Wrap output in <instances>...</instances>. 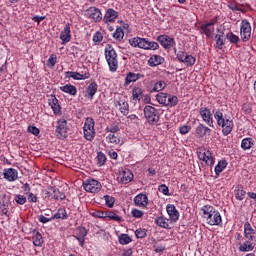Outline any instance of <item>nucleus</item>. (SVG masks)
Returning a JSON list of instances; mask_svg holds the SVG:
<instances>
[{
  "label": "nucleus",
  "instance_id": "obj_1",
  "mask_svg": "<svg viewBox=\"0 0 256 256\" xmlns=\"http://www.w3.org/2000/svg\"><path fill=\"white\" fill-rule=\"evenodd\" d=\"M212 113L214 115V119H216L218 127H221L222 129V135H224V137L231 135L233 127H235L233 118L227 115H223V112H221L219 109H214Z\"/></svg>",
  "mask_w": 256,
  "mask_h": 256
},
{
  "label": "nucleus",
  "instance_id": "obj_38",
  "mask_svg": "<svg viewBox=\"0 0 256 256\" xmlns=\"http://www.w3.org/2000/svg\"><path fill=\"white\" fill-rule=\"evenodd\" d=\"M253 145H254L253 138H244L241 142V147L244 151L251 149Z\"/></svg>",
  "mask_w": 256,
  "mask_h": 256
},
{
  "label": "nucleus",
  "instance_id": "obj_60",
  "mask_svg": "<svg viewBox=\"0 0 256 256\" xmlns=\"http://www.w3.org/2000/svg\"><path fill=\"white\" fill-rule=\"evenodd\" d=\"M158 191H160V193L163 195L169 196V187H167L165 184L160 185Z\"/></svg>",
  "mask_w": 256,
  "mask_h": 256
},
{
  "label": "nucleus",
  "instance_id": "obj_17",
  "mask_svg": "<svg viewBox=\"0 0 256 256\" xmlns=\"http://www.w3.org/2000/svg\"><path fill=\"white\" fill-rule=\"evenodd\" d=\"M46 195H48V197H52L55 201H63L66 197L65 193L59 191V189L55 187H51Z\"/></svg>",
  "mask_w": 256,
  "mask_h": 256
},
{
  "label": "nucleus",
  "instance_id": "obj_30",
  "mask_svg": "<svg viewBox=\"0 0 256 256\" xmlns=\"http://www.w3.org/2000/svg\"><path fill=\"white\" fill-rule=\"evenodd\" d=\"M97 89H99L97 82L90 83L86 89L85 97H87V99H93V97H95V93H97Z\"/></svg>",
  "mask_w": 256,
  "mask_h": 256
},
{
  "label": "nucleus",
  "instance_id": "obj_16",
  "mask_svg": "<svg viewBox=\"0 0 256 256\" xmlns=\"http://www.w3.org/2000/svg\"><path fill=\"white\" fill-rule=\"evenodd\" d=\"M3 177L6 181H17V179H19V172L14 168H6L4 169Z\"/></svg>",
  "mask_w": 256,
  "mask_h": 256
},
{
  "label": "nucleus",
  "instance_id": "obj_57",
  "mask_svg": "<svg viewBox=\"0 0 256 256\" xmlns=\"http://www.w3.org/2000/svg\"><path fill=\"white\" fill-rule=\"evenodd\" d=\"M107 133H111L110 135H113L119 131V125L117 124H111L106 128Z\"/></svg>",
  "mask_w": 256,
  "mask_h": 256
},
{
  "label": "nucleus",
  "instance_id": "obj_52",
  "mask_svg": "<svg viewBox=\"0 0 256 256\" xmlns=\"http://www.w3.org/2000/svg\"><path fill=\"white\" fill-rule=\"evenodd\" d=\"M107 211H101V210H96L94 212H91L92 217H97L98 219H105L107 218Z\"/></svg>",
  "mask_w": 256,
  "mask_h": 256
},
{
  "label": "nucleus",
  "instance_id": "obj_54",
  "mask_svg": "<svg viewBox=\"0 0 256 256\" xmlns=\"http://www.w3.org/2000/svg\"><path fill=\"white\" fill-rule=\"evenodd\" d=\"M106 217H108V219H111L112 221H121V216L117 215L115 212L112 211H106Z\"/></svg>",
  "mask_w": 256,
  "mask_h": 256
},
{
  "label": "nucleus",
  "instance_id": "obj_37",
  "mask_svg": "<svg viewBox=\"0 0 256 256\" xmlns=\"http://www.w3.org/2000/svg\"><path fill=\"white\" fill-rule=\"evenodd\" d=\"M132 241L133 239H131V236L128 234H120L118 236V243H120V245H129Z\"/></svg>",
  "mask_w": 256,
  "mask_h": 256
},
{
  "label": "nucleus",
  "instance_id": "obj_14",
  "mask_svg": "<svg viewBox=\"0 0 256 256\" xmlns=\"http://www.w3.org/2000/svg\"><path fill=\"white\" fill-rule=\"evenodd\" d=\"M167 214L172 221V223H177L179 221V210L173 204H168L166 206Z\"/></svg>",
  "mask_w": 256,
  "mask_h": 256
},
{
  "label": "nucleus",
  "instance_id": "obj_13",
  "mask_svg": "<svg viewBox=\"0 0 256 256\" xmlns=\"http://www.w3.org/2000/svg\"><path fill=\"white\" fill-rule=\"evenodd\" d=\"M66 77L74 79L75 81H84L85 79H89V77H91V74L89 73V71H85L82 73L67 71Z\"/></svg>",
  "mask_w": 256,
  "mask_h": 256
},
{
  "label": "nucleus",
  "instance_id": "obj_33",
  "mask_svg": "<svg viewBox=\"0 0 256 256\" xmlns=\"http://www.w3.org/2000/svg\"><path fill=\"white\" fill-rule=\"evenodd\" d=\"M132 99L133 101H140V99H143V88L134 86L132 89Z\"/></svg>",
  "mask_w": 256,
  "mask_h": 256
},
{
  "label": "nucleus",
  "instance_id": "obj_49",
  "mask_svg": "<svg viewBox=\"0 0 256 256\" xmlns=\"http://www.w3.org/2000/svg\"><path fill=\"white\" fill-rule=\"evenodd\" d=\"M174 53L178 59V61H180V63H183L185 57L187 56V53H185V51H177V48L174 47Z\"/></svg>",
  "mask_w": 256,
  "mask_h": 256
},
{
  "label": "nucleus",
  "instance_id": "obj_34",
  "mask_svg": "<svg viewBox=\"0 0 256 256\" xmlns=\"http://www.w3.org/2000/svg\"><path fill=\"white\" fill-rule=\"evenodd\" d=\"M60 91H63V93H68V95H72V96L77 95V87L71 84H66L60 87Z\"/></svg>",
  "mask_w": 256,
  "mask_h": 256
},
{
  "label": "nucleus",
  "instance_id": "obj_5",
  "mask_svg": "<svg viewBox=\"0 0 256 256\" xmlns=\"http://www.w3.org/2000/svg\"><path fill=\"white\" fill-rule=\"evenodd\" d=\"M144 116L150 125H157L159 123V110L153 106L144 107Z\"/></svg>",
  "mask_w": 256,
  "mask_h": 256
},
{
  "label": "nucleus",
  "instance_id": "obj_3",
  "mask_svg": "<svg viewBox=\"0 0 256 256\" xmlns=\"http://www.w3.org/2000/svg\"><path fill=\"white\" fill-rule=\"evenodd\" d=\"M105 59L108 63L109 69L112 73H115L119 67V60L117 59V51L111 44L105 46Z\"/></svg>",
  "mask_w": 256,
  "mask_h": 256
},
{
  "label": "nucleus",
  "instance_id": "obj_31",
  "mask_svg": "<svg viewBox=\"0 0 256 256\" xmlns=\"http://www.w3.org/2000/svg\"><path fill=\"white\" fill-rule=\"evenodd\" d=\"M198 137H205V135H211V130L205 124H199L195 131Z\"/></svg>",
  "mask_w": 256,
  "mask_h": 256
},
{
  "label": "nucleus",
  "instance_id": "obj_42",
  "mask_svg": "<svg viewBox=\"0 0 256 256\" xmlns=\"http://www.w3.org/2000/svg\"><path fill=\"white\" fill-rule=\"evenodd\" d=\"M195 61L196 59L195 57H193V55L186 54L182 63H184V65H186L187 67H193Z\"/></svg>",
  "mask_w": 256,
  "mask_h": 256
},
{
  "label": "nucleus",
  "instance_id": "obj_11",
  "mask_svg": "<svg viewBox=\"0 0 256 256\" xmlns=\"http://www.w3.org/2000/svg\"><path fill=\"white\" fill-rule=\"evenodd\" d=\"M198 158L200 161H204L206 165L213 167L215 165V159L213 158V154L209 150H202L198 152Z\"/></svg>",
  "mask_w": 256,
  "mask_h": 256
},
{
  "label": "nucleus",
  "instance_id": "obj_44",
  "mask_svg": "<svg viewBox=\"0 0 256 256\" xmlns=\"http://www.w3.org/2000/svg\"><path fill=\"white\" fill-rule=\"evenodd\" d=\"M106 141H108V143H113L114 145H119V143H121V139L115 134H109L106 137Z\"/></svg>",
  "mask_w": 256,
  "mask_h": 256
},
{
  "label": "nucleus",
  "instance_id": "obj_23",
  "mask_svg": "<svg viewBox=\"0 0 256 256\" xmlns=\"http://www.w3.org/2000/svg\"><path fill=\"white\" fill-rule=\"evenodd\" d=\"M60 39L62 41V45H65L71 41V25L66 24L64 30L60 33Z\"/></svg>",
  "mask_w": 256,
  "mask_h": 256
},
{
  "label": "nucleus",
  "instance_id": "obj_6",
  "mask_svg": "<svg viewBox=\"0 0 256 256\" xmlns=\"http://www.w3.org/2000/svg\"><path fill=\"white\" fill-rule=\"evenodd\" d=\"M83 187L87 193H99L103 186L95 179H88L83 182Z\"/></svg>",
  "mask_w": 256,
  "mask_h": 256
},
{
  "label": "nucleus",
  "instance_id": "obj_12",
  "mask_svg": "<svg viewBox=\"0 0 256 256\" xmlns=\"http://www.w3.org/2000/svg\"><path fill=\"white\" fill-rule=\"evenodd\" d=\"M199 114L201 115L204 123L209 127H214L213 125V115L211 114V110L207 107H201L199 110Z\"/></svg>",
  "mask_w": 256,
  "mask_h": 256
},
{
  "label": "nucleus",
  "instance_id": "obj_58",
  "mask_svg": "<svg viewBox=\"0 0 256 256\" xmlns=\"http://www.w3.org/2000/svg\"><path fill=\"white\" fill-rule=\"evenodd\" d=\"M93 41L96 45H99L103 41V34L101 32H96L93 36Z\"/></svg>",
  "mask_w": 256,
  "mask_h": 256
},
{
  "label": "nucleus",
  "instance_id": "obj_36",
  "mask_svg": "<svg viewBox=\"0 0 256 256\" xmlns=\"http://www.w3.org/2000/svg\"><path fill=\"white\" fill-rule=\"evenodd\" d=\"M53 219H69V215H67V210L65 208H59L57 212L52 216Z\"/></svg>",
  "mask_w": 256,
  "mask_h": 256
},
{
  "label": "nucleus",
  "instance_id": "obj_40",
  "mask_svg": "<svg viewBox=\"0 0 256 256\" xmlns=\"http://www.w3.org/2000/svg\"><path fill=\"white\" fill-rule=\"evenodd\" d=\"M179 103V98L177 96H173L171 94H168V98L166 101V105L169 107H175Z\"/></svg>",
  "mask_w": 256,
  "mask_h": 256
},
{
  "label": "nucleus",
  "instance_id": "obj_19",
  "mask_svg": "<svg viewBox=\"0 0 256 256\" xmlns=\"http://www.w3.org/2000/svg\"><path fill=\"white\" fill-rule=\"evenodd\" d=\"M129 43H130L131 47H139V49H145L146 50L148 40L145 39V38L136 37V38L130 39Z\"/></svg>",
  "mask_w": 256,
  "mask_h": 256
},
{
  "label": "nucleus",
  "instance_id": "obj_43",
  "mask_svg": "<svg viewBox=\"0 0 256 256\" xmlns=\"http://www.w3.org/2000/svg\"><path fill=\"white\" fill-rule=\"evenodd\" d=\"M113 37H114V39H116V41H122L123 37H125L123 28L117 27L115 32L113 33Z\"/></svg>",
  "mask_w": 256,
  "mask_h": 256
},
{
  "label": "nucleus",
  "instance_id": "obj_9",
  "mask_svg": "<svg viewBox=\"0 0 256 256\" xmlns=\"http://www.w3.org/2000/svg\"><path fill=\"white\" fill-rule=\"evenodd\" d=\"M86 17L89 19H93L96 23H99L103 19V14L101 13V10L97 7H90L86 10L85 13Z\"/></svg>",
  "mask_w": 256,
  "mask_h": 256
},
{
  "label": "nucleus",
  "instance_id": "obj_56",
  "mask_svg": "<svg viewBox=\"0 0 256 256\" xmlns=\"http://www.w3.org/2000/svg\"><path fill=\"white\" fill-rule=\"evenodd\" d=\"M47 65L48 67H53L54 65H57V55L51 54L47 60Z\"/></svg>",
  "mask_w": 256,
  "mask_h": 256
},
{
  "label": "nucleus",
  "instance_id": "obj_29",
  "mask_svg": "<svg viewBox=\"0 0 256 256\" xmlns=\"http://www.w3.org/2000/svg\"><path fill=\"white\" fill-rule=\"evenodd\" d=\"M134 203L137 205V207H147L149 203V198L145 194H138L134 198Z\"/></svg>",
  "mask_w": 256,
  "mask_h": 256
},
{
  "label": "nucleus",
  "instance_id": "obj_61",
  "mask_svg": "<svg viewBox=\"0 0 256 256\" xmlns=\"http://www.w3.org/2000/svg\"><path fill=\"white\" fill-rule=\"evenodd\" d=\"M15 201L18 203V205H25L27 198L23 195H18L15 197Z\"/></svg>",
  "mask_w": 256,
  "mask_h": 256
},
{
  "label": "nucleus",
  "instance_id": "obj_46",
  "mask_svg": "<svg viewBox=\"0 0 256 256\" xmlns=\"http://www.w3.org/2000/svg\"><path fill=\"white\" fill-rule=\"evenodd\" d=\"M226 39H228L234 45L239 43V36L235 35L233 32H228L226 34Z\"/></svg>",
  "mask_w": 256,
  "mask_h": 256
},
{
  "label": "nucleus",
  "instance_id": "obj_2",
  "mask_svg": "<svg viewBox=\"0 0 256 256\" xmlns=\"http://www.w3.org/2000/svg\"><path fill=\"white\" fill-rule=\"evenodd\" d=\"M202 217L205 219L208 225H220L223 222L221 213L215 207L211 205H205L201 208Z\"/></svg>",
  "mask_w": 256,
  "mask_h": 256
},
{
  "label": "nucleus",
  "instance_id": "obj_45",
  "mask_svg": "<svg viewBox=\"0 0 256 256\" xmlns=\"http://www.w3.org/2000/svg\"><path fill=\"white\" fill-rule=\"evenodd\" d=\"M215 41H216L217 49H223V46L225 45V40H224L223 35L216 34L215 35Z\"/></svg>",
  "mask_w": 256,
  "mask_h": 256
},
{
  "label": "nucleus",
  "instance_id": "obj_27",
  "mask_svg": "<svg viewBox=\"0 0 256 256\" xmlns=\"http://www.w3.org/2000/svg\"><path fill=\"white\" fill-rule=\"evenodd\" d=\"M48 103L53 110L54 115H61V105H59V100L55 96L48 99Z\"/></svg>",
  "mask_w": 256,
  "mask_h": 256
},
{
  "label": "nucleus",
  "instance_id": "obj_53",
  "mask_svg": "<svg viewBox=\"0 0 256 256\" xmlns=\"http://www.w3.org/2000/svg\"><path fill=\"white\" fill-rule=\"evenodd\" d=\"M103 199H104L107 207L111 208V207H113V205H115V198L114 197L109 196V195H105L103 197Z\"/></svg>",
  "mask_w": 256,
  "mask_h": 256
},
{
  "label": "nucleus",
  "instance_id": "obj_28",
  "mask_svg": "<svg viewBox=\"0 0 256 256\" xmlns=\"http://www.w3.org/2000/svg\"><path fill=\"white\" fill-rule=\"evenodd\" d=\"M244 237L245 239H248L250 241H253V239H255V229H253L249 222H246L244 224Z\"/></svg>",
  "mask_w": 256,
  "mask_h": 256
},
{
  "label": "nucleus",
  "instance_id": "obj_22",
  "mask_svg": "<svg viewBox=\"0 0 256 256\" xmlns=\"http://www.w3.org/2000/svg\"><path fill=\"white\" fill-rule=\"evenodd\" d=\"M215 22V20H212L201 26V30L205 33L206 37H213V33H215Z\"/></svg>",
  "mask_w": 256,
  "mask_h": 256
},
{
  "label": "nucleus",
  "instance_id": "obj_59",
  "mask_svg": "<svg viewBox=\"0 0 256 256\" xmlns=\"http://www.w3.org/2000/svg\"><path fill=\"white\" fill-rule=\"evenodd\" d=\"M132 217H135V219H141L143 217L144 213L143 211L139 209H133L131 212Z\"/></svg>",
  "mask_w": 256,
  "mask_h": 256
},
{
  "label": "nucleus",
  "instance_id": "obj_24",
  "mask_svg": "<svg viewBox=\"0 0 256 256\" xmlns=\"http://www.w3.org/2000/svg\"><path fill=\"white\" fill-rule=\"evenodd\" d=\"M143 77H145V75H143L141 73L129 72L126 75L124 85H125V87H127V85H130V83H135V81H139V79H143Z\"/></svg>",
  "mask_w": 256,
  "mask_h": 256
},
{
  "label": "nucleus",
  "instance_id": "obj_8",
  "mask_svg": "<svg viewBox=\"0 0 256 256\" xmlns=\"http://www.w3.org/2000/svg\"><path fill=\"white\" fill-rule=\"evenodd\" d=\"M68 129L69 128L67 127V120H58L56 123V136L58 137V139H66Z\"/></svg>",
  "mask_w": 256,
  "mask_h": 256
},
{
  "label": "nucleus",
  "instance_id": "obj_18",
  "mask_svg": "<svg viewBox=\"0 0 256 256\" xmlns=\"http://www.w3.org/2000/svg\"><path fill=\"white\" fill-rule=\"evenodd\" d=\"M74 237L78 241L79 245L83 247L85 245V237H87V229L85 227H78Z\"/></svg>",
  "mask_w": 256,
  "mask_h": 256
},
{
  "label": "nucleus",
  "instance_id": "obj_20",
  "mask_svg": "<svg viewBox=\"0 0 256 256\" xmlns=\"http://www.w3.org/2000/svg\"><path fill=\"white\" fill-rule=\"evenodd\" d=\"M119 17V12L113 8H109L103 18L104 23H114L115 19Z\"/></svg>",
  "mask_w": 256,
  "mask_h": 256
},
{
  "label": "nucleus",
  "instance_id": "obj_50",
  "mask_svg": "<svg viewBox=\"0 0 256 256\" xmlns=\"http://www.w3.org/2000/svg\"><path fill=\"white\" fill-rule=\"evenodd\" d=\"M97 161L100 167H103V165H105V162L107 161V157L103 154V152L97 153Z\"/></svg>",
  "mask_w": 256,
  "mask_h": 256
},
{
  "label": "nucleus",
  "instance_id": "obj_4",
  "mask_svg": "<svg viewBox=\"0 0 256 256\" xmlns=\"http://www.w3.org/2000/svg\"><path fill=\"white\" fill-rule=\"evenodd\" d=\"M83 133L84 139H86V141H93V139H95L97 132H95V120L93 118H86L83 126Z\"/></svg>",
  "mask_w": 256,
  "mask_h": 256
},
{
  "label": "nucleus",
  "instance_id": "obj_55",
  "mask_svg": "<svg viewBox=\"0 0 256 256\" xmlns=\"http://www.w3.org/2000/svg\"><path fill=\"white\" fill-rule=\"evenodd\" d=\"M165 89V82L159 81L154 84L153 91L159 93V91H163Z\"/></svg>",
  "mask_w": 256,
  "mask_h": 256
},
{
  "label": "nucleus",
  "instance_id": "obj_32",
  "mask_svg": "<svg viewBox=\"0 0 256 256\" xmlns=\"http://www.w3.org/2000/svg\"><path fill=\"white\" fill-rule=\"evenodd\" d=\"M255 249V245H253V240L245 239V242L240 244L239 250L242 253H247L249 251H253Z\"/></svg>",
  "mask_w": 256,
  "mask_h": 256
},
{
  "label": "nucleus",
  "instance_id": "obj_10",
  "mask_svg": "<svg viewBox=\"0 0 256 256\" xmlns=\"http://www.w3.org/2000/svg\"><path fill=\"white\" fill-rule=\"evenodd\" d=\"M156 41H159L160 45L164 49H171V47H175V39L169 35H160L157 37Z\"/></svg>",
  "mask_w": 256,
  "mask_h": 256
},
{
  "label": "nucleus",
  "instance_id": "obj_48",
  "mask_svg": "<svg viewBox=\"0 0 256 256\" xmlns=\"http://www.w3.org/2000/svg\"><path fill=\"white\" fill-rule=\"evenodd\" d=\"M135 236L137 239H145V237H147V230L144 228H139L135 231Z\"/></svg>",
  "mask_w": 256,
  "mask_h": 256
},
{
  "label": "nucleus",
  "instance_id": "obj_47",
  "mask_svg": "<svg viewBox=\"0 0 256 256\" xmlns=\"http://www.w3.org/2000/svg\"><path fill=\"white\" fill-rule=\"evenodd\" d=\"M33 245H35L36 247H41V245H43V236H41V233L36 232Z\"/></svg>",
  "mask_w": 256,
  "mask_h": 256
},
{
  "label": "nucleus",
  "instance_id": "obj_51",
  "mask_svg": "<svg viewBox=\"0 0 256 256\" xmlns=\"http://www.w3.org/2000/svg\"><path fill=\"white\" fill-rule=\"evenodd\" d=\"M157 49H159V43L148 40L146 50L157 51Z\"/></svg>",
  "mask_w": 256,
  "mask_h": 256
},
{
  "label": "nucleus",
  "instance_id": "obj_26",
  "mask_svg": "<svg viewBox=\"0 0 256 256\" xmlns=\"http://www.w3.org/2000/svg\"><path fill=\"white\" fill-rule=\"evenodd\" d=\"M115 107H119L122 115H129V103L124 98H120L118 101H115Z\"/></svg>",
  "mask_w": 256,
  "mask_h": 256
},
{
  "label": "nucleus",
  "instance_id": "obj_41",
  "mask_svg": "<svg viewBox=\"0 0 256 256\" xmlns=\"http://www.w3.org/2000/svg\"><path fill=\"white\" fill-rule=\"evenodd\" d=\"M168 96L169 94L161 92L156 95V100L158 103H160V105H167Z\"/></svg>",
  "mask_w": 256,
  "mask_h": 256
},
{
  "label": "nucleus",
  "instance_id": "obj_64",
  "mask_svg": "<svg viewBox=\"0 0 256 256\" xmlns=\"http://www.w3.org/2000/svg\"><path fill=\"white\" fill-rule=\"evenodd\" d=\"M191 131V127L184 125L182 127H180V133L181 135H187V133Z\"/></svg>",
  "mask_w": 256,
  "mask_h": 256
},
{
  "label": "nucleus",
  "instance_id": "obj_15",
  "mask_svg": "<svg viewBox=\"0 0 256 256\" xmlns=\"http://www.w3.org/2000/svg\"><path fill=\"white\" fill-rule=\"evenodd\" d=\"M154 223H156L158 227H162V229H173V222L163 216L156 217Z\"/></svg>",
  "mask_w": 256,
  "mask_h": 256
},
{
  "label": "nucleus",
  "instance_id": "obj_63",
  "mask_svg": "<svg viewBox=\"0 0 256 256\" xmlns=\"http://www.w3.org/2000/svg\"><path fill=\"white\" fill-rule=\"evenodd\" d=\"M38 221H40V223H49V221H53V216L50 218H47L43 215L38 216Z\"/></svg>",
  "mask_w": 256,
  "mask_h": 256
},
{
  "label": "nucleus",
  "instance_id": "obj_21",
  "mask_svg": "<svg viewBox=\"0 0 256 256\" xmlns=\"http://www.w3.org/2000/svg\"><path fill=\"white\" fill-rule=\"evenodd\" d=\"M164 63L165 58H163L161 55L154 54L148 59L149 67H159V65H163Z\"/></svg>",
  "mask_w": 256,
  "mask_h": 256
},
{
  "label": "nucleus",
  "instance_id": "obj_25",
  "mask_svg": "<svg viewBox=\"0 0 256 256\" xmlns=\"http://www.w3.org/2000/svg\"><path fill=\"white\" fill-rule=\"evenodd\" d=\"M118 179L120 183L127 185V183H131V181H133V173L131 172V170H124L120 172Z\"/></svg>",
  "mask_w": 256,
  "mask_h": 256
},
{
  "label": "nucleus",
  "instance_id": "obj_62",
  "mask_svg": "<svg viewBox=\"0 0 256 256\" xmlns=\"http://www.w3.org/2000/svg\"><path fill=\"white\" fill-rule=\"evenodd\" d=\"M228 8L231 9V11H241L242 13H245V11H243V9L239 7V5H236L234 3L228 4Z\"/></svg>",
  "mask_w": 256,
  "mask_h": 256
},
{
  "label": "nucleus",
  "instance_id": "obj_35",
  "mask_svg": "<svg viewBox=\"0 0 256 256\" xmlns=\"http://www.w3.org/2000/svg\"><path fill=\"white\" fill-rule=\"evenodd\" d=\"M226 167H227V160H220L214 168V171L216 173V177L221 175V173H223V170H225Z\"/></svg>",
  "mask_w": 256,
  "mask_h": 256
},
{
  "label": "nucleus",
  "instance_id": "obj_7",
  "mask_svg": "<svg viewBox=\"0 0 256 256\" xmlns=\"http://www.w3.org/2000/svg\"><path fill=\"white\" fill-rule=\"evenodd\" d=\"M240 35L241 39L244 42H247L251 39V23L247 19L242 20L240 25Z\"/></svg>",
  "mask_w": 256,
  "mask_h": 256
},
{
  "label": "nucleus",
  "instance_id": "obj_39",
  "mask_svg": "<svg viewBox=\"0 0 256 256\" xmlns=\"http://www.w3.org/2000/svg\"><path fill=\"white\" fill-rule=\"evenodd\" d=\"M234 193L238 201H243V199H245V195H247V192L242 188V186L236 188Z\"/></svg>",
  "mask_w": 256,
  "mask_h": 256
}]
</instances>
